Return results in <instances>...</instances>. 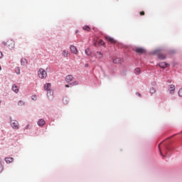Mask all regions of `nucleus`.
<instances>
[{"label": "nucleus", "mask_w": 182, "mask_h": 182, "mask_svg": "<svg viewBox=\"0 0 182 182\" xmlns=\"http://www.w3.org/2000/svg\"><path fill=\"white\" fill-rule=\"evenodd\" d=\"M106 41H107L108 42H109L110 43H117V41H116V40H114V38L109 36H105Z\"/></svg>", "instance_id": "nucleus-5"}, {"label": "nucleus", "mask_w": 182, "mask_h": 182, "mask_svg": "<svg viewBox=\"0 0 182 182\" xmlns=\"http://www.w3.org/2000/svg\"><path fill=\"white\" fill-rule=\"evenodd\" d=\"M62 56H63V58H68V56H69V53L68 52V50H63Z\"/></svg>", "instance_id": "nucleus-17"}, {"label": "nucleus", "mask_w": 182, "mask_h": 182, "mask_svg": "<svg viewBox=\"0 0 182 182\" xmlns=\"http://www.w3.org/2000/svg\"><path fill=\"white\" fill-rule=\"evenodd\" d=\"M178 96H180L181 97H182V88H181L178 91Z\"/></svg>", "instance_id": "nucleus-30"}, {"label": "nucleus", "mask_w": 182, "mask_h": 182, "mask_svg": "<svg viewBox=\"0 0 182 182\" xmlns=\"http://www.w3.org/2000/svg\"><path fill=\"white\" fill-rule=\"evenodd\" d=\"M95 58L96 59H102V58H103V53H102V52L97 51L95 53Z\"/></svg>", "instance_id": "nucleus-11"}, {"label": "nucleus", "mask_w": 182, "mask_h": 182, "mask_svg": "<svg viewBox=\"0 0 182 182\" xmlns=\"http://www.w3.org/2000/svg\"><path fill=\"white\" fill-rule=\"evenodd\" d=\"M136 53H146V50L141 48H137L135 49Z\"/></svg>", "instance_id": "nucleus-9"}, {"label": "nucleus", "mask_w": 182, "mask_h": 182, "mask_svg": "<svg viewBox=\"0 0 182 182\" xmlns=\"http://www.w3.org/2000/svg\"><path fill=\"white\" fill-rule=\"evenodd\" d=\"M63 102L64 105H68L69 103V99L67 97L63 98Z\"/></svg>", "instance_id": "nucleus-20"}, {"label": "nucleus", "mask_w": 182, "mask_h": 182, "mask_svg": "<svg viewBox=\"0 0 182 182\" xmlns=\"http://www.w3.org/2000/svg\"><path fill=\"white\" fill-rule=\"evenodd\" d=\"M136 96H139V97H141V94L139 92H136Z\"/></svg>", "instance_id": "nucleus-32"}, {"label": "nucleus", "mask_w": 182, "mask_h": 182, "mask_svg": "<svg viewBox=\"0 0 182 182\" xmlns=\"http://www.w3.org/2000/svg\"><path fill=\"white\" fill-rule=\"evenodd\" d=\"M164 151L165 154H167V146H165Z\"/></svg>", "instance_id": "nucleus-31"}, {"label": "nucleus", "mask_w": 182, "mask_h": 182, "mask_svg": "<svg viewBox=\"0 0 182 182\" xmlns=\"http://www.w3.org/2000/svg\"><path fill=\"white\" fill-rule=\"evenodd\" d=\"M11 127H13V129L18 130V129H19V123L18 122V121L16 120H12L11 122Z\"/></svg>", "instance_id": "nucleus-3"}, {"label": "nucleus", "mask_w": 182, "mask_h": 182, "mask_svg": "<svg viewBox=\"0 0 182 182\" xmlns=\"http://www.w3.org/2000/svg\"><path fill=\"white\" fill-rule=\"evenodd\" d=\"M124 62V60L122 58H117L113 60V63H115L116 65H120Z\"/></svg>", "instance_id": "nucleus-4"}, {"label": "nucleus", "mask_w": 182, "mask_h": 182, "mask_svg": "<svg viewBox=\"0 0 182 182\" xmlns=\"http://www.w3.org/2000/svg\"><path fill=\"white\" fill-rule=\"evenodd\" d=\"M139 14L141 15V16H144V11H141V12L139 13Z\"/></svg>", "instance_id": "nucleus-33"}, {"label": "nucleus", "mask_w": 182, "mask_h": 182, "mask_svg": "<svg viewBox=\"0 0 182 182\" xmlns=\"http://www.w3.org/2000/svg\"><path fill=\"white\" fill-rule=\"evenodd\" d=\"M160 144H159V149L160 155H161L162 157H166V156H164V155L163 154V152H161V149H160Z\"/></svg>", "instance_id": "nucleus-26"}, {"label": "nucleus", "mask_w": 182, "mask_h": 182, "mask_svg": "<svg viewBox=\"0 0 182 182\" xmlns=\"http://www.w3.org/2000/svg\"><path fill=\"white\" fill-rule=\"evenodd\" d=\"M134 73H135V75H140V73H141V70H140V68H135V70H134Z\"/></svg>", "instance_id": "nucleus-22"}, {"label": "nucleus", "mask_w": 182, "mask_h": 182, "mask_svg": "<svg viewBox=\"0 0 182 182\" xmlns=\"http://www.w3.org/2000/svg\"><path fill=\"white\" fill-rule=\"evenodd\" d=\"M12 90L14 91L15 93H18V92H19V89L18 88V86L15 85H13Z\"/></svg>", "instance_id": "nucleus-19"}, {"label": "nucleus", "mask_w": 182, "mask_h": 182, "mask_svg": "<svg viewBox=\"0 0 182 182\" xmlns=\"http://www.w3.org/2000/svg\"><path fill=\"white\" fill-rule=\"evenodd\" d=\"M16 73L17 75H21V69L19 68V67L16 68Z\"/></svg>", "instance_id": "nucleus-23"}, {"label": "nucleus", "mask_w": 182, "mask_h": 182, "mask_svg": "<svg viewBox=\"0 0 182 182\" xmlns=\"http://www.w3.org/2000/svg\"><path fill=\"white\" fill-rule=\"evenodd\" d=\"M65 87H70V86L69 85H66Z\"/></svg>", "instance_id": "nucleus-36"}, {"label": "nucleus", "mask_w": 182, "mask_h": 182, "mask_svg": "<svg viewBox=\"0 0 182 182\" xmlns=\"http://www.w3.org/2000/svg\"><path fill=\"white\" fill-rule=\"evenodd\" d=\"M170 66V64L166 63V62L159 63V68H161L162 69H166V68H168Z\"/></svg>", "instance_id": "nucleus-7"}, {"label": "nucleus", "mask_w": 182, "mask_h": 182, "mask_svg": "<svg viewBox=\"0 0 182 182\" xmlns=\"http://www.w3.org/2000/svg\"><path fill=\"white\" fill-rule=\"evenodd\" d=\"M72 80H73V75H68L66 76L65 77V82L67 83H70V82H72Z\"/></svg>", "instance_id": "nucleus-8"}, {"label": "nucleus", "mask_w": 182, "mask_h": 182, "mask_svg": "<svg viewBox=\"0 0 182 182\" xmlns=\"http://www.w3.org/2000/svg\"><path fill=\"white\" fill-rule=\"evenodd\" d=\"M38 76L40 79H46V77L48 76V73L43 68H40L38 70Z\"/></svg>", "instance_id": "nucleus-2"}, {"label": "nucleus", "mask_w": 182, "mask_h": 182, "mask_svg": "<svg viewBox=\"0 0 182 182\" xmlns=\"http://www.w3.org/2000/svg\"><path fill=\"white\" fill-rule=\"evenodd\" d=\"M70 52L71 53H74V55H77V48H76V46H70Z\"/></svg>", "instance_id": "nucleus-6"}, {"label": "nucleus", "mask_w": 182, "mask_h": 182, "mask_svg": "<svg viewBox=\"0 0 182 182\" xmlns=\"http://www.w3.org/2000/svg\"><path fill=\"white\" fill-rule=\"evenodd\" d=\"M0 70H2V67H1V65H0Z\"/></svg>", "instance_id": "nucleus-37"}, {"label": "nucleus", "mask_w": 182, "mask_h": 182, "mask_svg": "<svg viewBox=\"0 0 182 182\" xmlns=\"http://www.w3.org/2000/svg\"><path fill=\"white\" fill-rule=\"evenodd\" d=\"M82 29L84 31H87V32H90V27L89 26H84Z\"/></svg>", "instance_id": "nucleus-21"}, {"label": "nucleus", "mask_w": 182, "mask_h": 182, "mask_svg": "<svg viewBox=\"0 0 182 182\" xmlns=\"http://www.w3.org/2000/svg\"><path fill=\"white\" fill-rule=\"evenodd\" d=\"M70 85H73V86H75V85H77V82L75 81Z\"/></svg>", "instance_id": "nucleus-34"}, {"label": "nucleus", "mask_w": 182, "mask_h": 182, "mask_svg": "<svg viewBox=\"0 0 182 182\" xmlns=\"http://www.w3.org/2000/svg\"><path fill=\"white\" fill-rule=\"evenodd\" d=\"M150 93H151V95H153V93H156V89L154 87L151 88Z\"/></svg>", "instance_id": "nucleus-27"}, {"label": "nucleus", "mask_w": 182, "mask_h": 182, "mask_svg": "<svg viewBox=\"0 0 182 182\" xmlns=\"http://www.w3.org/2000/svg\"><path fill=\"white\" fill-rule=\"evenodd\" d=\"M158 58H159V59H161V60H164V59H166V56L165 54L159 53L158 55Z\"/></svg>", "instance_id": "nucleus-16"}, {"label": "nucleus", "mask_w": 182, "mask_h": 182, "mask_svg": "<svg viewBox=\"0 0 182 182\" xmlns=\"http://www.w3.org/2000/svg\"><path fill=\"white\" fill-rule=\"evenodd\" d=\"M98 43H99V45H101L102 46H105V41H103V40H99Z\"/></svg>", "instance_id": "nucleus-24"}, {"label": "nucleus", "mask_w": 182, "mask_h": 182, "mask_svg": "<svg viewBox=\"0 0 182 182\" xmlns=\"http://www.w3.org/2000/svg\"><path fill=\"white\" fill-rule=\"evenodd\" d=\"M47 97H48V99H52L53 97V91H52L51 90L48 91Z\"/></svg>", "instance_id": "nucleus-12"}, {"label": "nucleus", "mask_w": 182, "mask_h": 182, "mask_svg": "<svg viewBox=\"0 0 182 182\" xmlns=\"http://www.w3.org/2000/svg\"><path fill=\"white\" fill-rule=\"evenodd\" d=\"M5 161H6V163H7V164H9L12 163V161H14V158H12V157L6 158Z\"/></svg>", "instance_id": "nucleus-15"}, {"label": "nucleus", "mask_w": 182, "mask_h": 182, "mask_svg": "<svg viewBox=\"0 0 182 182\" xmlns=\"http://www.w3.org/2000/svg\"><path fill=\"white\" fill-rule=\"evenodd\" d=\"M21 63L22 66H26V65H28V61L25 58H22L21 60Z\"/></svg>", "instance_id": "nucleus-18"}, {"label": "nucleus", "mask_w": 182, "mask_h": 182, "mask_svg": "<svg viewBox=\"0 0 182 182\" xmlns=\"http://www.w3.org/2000/svg\"><path fill=\"white\" fill-rule=\"evenodd\" d=\"M4 46H7L9 49H14L15 48V41L14 40H9L6 42H3Z\"/></svg>", "instance_id": "nucleus-1"}, {"label": "nucleus", "mask_w": 182, "mask_h": 182, "mask_svg": "<svg viewBox=\"0 0 182 182\" xmlns=\"http://www.w3.org/2000/svg\"><path fill=\"white\" fill-rule=\"evenodd\" d=\"M95 46H96V43H95Z\"/></svg>", "instance_id": "nucleus-38"}, {"label": "nucleus", "mask_w": 182, "mask_h": 182, "mask_svg": "<svg viewBox=\"0 0 182 182\" xmlns=\"http://www.w3.org/2000/svg\"><path fill=\"white\" fill-rule=\"evenodd\" d=\"M85 55H87L88 56L90 55V53H89V48L85 49Z\"/></svg>", "instance_id": "nucleus-29"}, {"label": "nucleus", "mask_w": 182, "mask_h": 182, "mask_svg": "<svg viewBox=\"0 0 182 182\" xmlns=\"http://www.w3.org/2000/svg\"><path fill=\"white\" fill-rule=\"evenodd\" d=\"M2 56H4V54L0 51V59H2Z\"/></svg>", "instance_id": "nucleus-35"}, {"label": "nucleus", "mask_w": 182, "mask_h": 182, "mask_svg": "<svg viewBox=\"0 0 182 182\" xmlns=\"http://www.w3.org/2000/svg\"><path fill=\"white\" fill-rule=\"evenodd\" d=\"M168 90L171 93V95H173V93H174V90H176V86L174 85H171Z\"/></svg>", "instance_id": "nucleus-10"}, {"label": "nucleus", "mask_w": 182, "mask_h": 182, "mask_svg": "<svg viewBox=\"0 0 182 182\" xmlns=\"http://www.w3.org/2000/svg\"><path fill=\"white\" fill-rule=\"evenodd\" d=\"M50 86H51L50 83H46L44 85V90H46L47 92H48L49 90H50Z\"/></svg>", "instance_id": "nucleus-14"}, {"label": "nucleus", "mask_w": 182, "mask_h": 182, "mask_svg": "<svg viewBox=\"0 0 182 182\" xmlns=\"http://www.w3.org/2000/svg\"><path fill=\"white\" fill-rule=\"evenodd\" d=\"M18 106H23V105H25V102H23V100H20L18 102Z\"/></svg>", "instance_id": "nucleus-25"}, {"label": "nucleus", "mask_w": 182, "mask_h": 182, "mask_svg": "<svg viewBox=\"0 0 182 182\" xmlns=\"http://www.w3.org/2000/svg\"><path fill=\"white\" fill-rule=\"evenodd\" d=\"M45 123H46L45 119H41L38 122V125L40 126V127L45 126Z\"/></svg>", "instance_id": "nucleus-13"}, {"label": "nucleus", "mask_w": 182, "mask_h": 182, "mask_svg": "<svg viewBox=\"0 0 182 182\" xmlns=\"http://www.w3.org/2000/svg\"><path fill=\"white\" fill-rule=\"evenodd\" d=\"M4 171V166H2V163L0 161V173H2Z\"/></svg>", "instance_id": "nucleus-28"}]
</instances>
